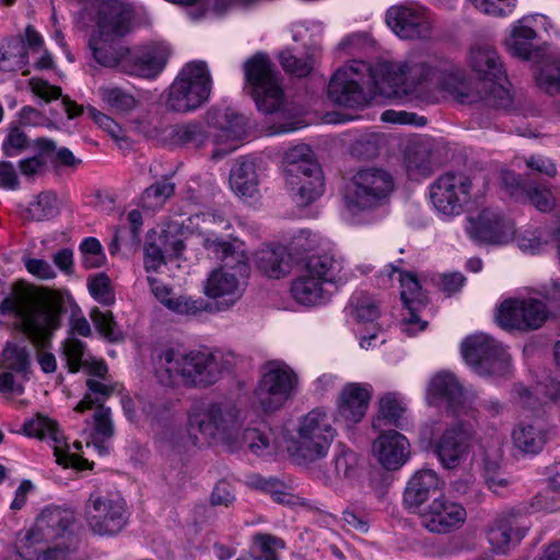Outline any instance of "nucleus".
Wrapping results in <instances>:
<instances>
[{
	"label": "nucleus",
	"instance_id": "f257e3e1",
	"mask_svg": "<svg viewBox=\"0 0 560 560\" xmlns=\"http://www.w3.org/2000/svg\"><path fill=\"white\" fill-rule=\"evenodd\" d=\"M256 423L243 428L241 422H186L185 428H164L159 442L170 450L221 444L233 451L246 444L259 457L287 452L293 462L306 464L326 457L337 435L330 422Z\"/></svg>",
	"mask_w": 560,
	"mask_h": 560
},
{
	"label": "nucleus",
	"instance_id": "f03ea898",
	"mask_svg": "<svg viewBox=\"0 0 560 560\" xmlns=\"http://www.w3.org/2000/svg\"><path fill=\"white\" fill-rule=\"evenodd\" d=\"M469 65L479 75L476 81L453 65L438 67L428 61L408 60L405 67L388 72L381 91L389 96H411L425 104L439 102L440 93L444 92L460 104L509 108L513 98L505 85L506 73L498 51L490 45H478L470 50Z\"/></svg>",
	"mask_w": 560,
	"mask_h": 560
},
{
	"label": "nucleus",
	"instance_id": "7ed1b4c3",
	"mask_svg": "<svg viewBox=\"0 0 560 560\" xmlns=\"http://www.w3.org/2000/svg\"><path fill=\"white\" fill-rule=\"evenodd\" d=\"M202 246L209 257L220 261V266L208 275L203 292L215 301L213 310L226 311L245 291L246 279L250 273L247 252L241 241L214 235L205 236Z\"/></svg>",
	"mask_w": 560,
	"mask_h": 560
},
{
	"label": "nucleus",
	"instance_id": "20e7f679",
	"mask_svg": "<svg viewBox=\"0 0 560 560\" xmlns=\"http://www.w3.org/2000/svg\"><path fill=\"white\" fill-rule=\"evenodd\" d=\"M74 528L75 514L71 509L47 506L19 539V555L26 560H66L79 547Z\"/></svg>",
	"mask_w": 560,
	"mask_h": 560
},
{
	"label": "nucleus",
	"instance_id": "39448f33",
	"mask_svg": "<svg viewBox=\"0 0 560 560\" xmlns=\"http://www.w3.org/2000/svg\"><path fill=\"white\" fill-rule=\"evenodd\" d=\"M0 314H14L30 340L43 346L60 327L61 304L50 294L33 293L16 282L11 294L1 301Z\"/></svg>",
	"mask_w": 560,
	"mask_h": 560
},
{
	"label": "nucleus",
	"instance_id": "423d86ee",
	"mask_svg": "<svg viewBox=\"0 0 560 560\" xmlns=\"http://www.w3.org/2000/svg\"><path fill=\"white\" fill-rule=\"evenodd\" d=\"M223 368L222 357L209 350L166 348L158 357L155 373L165 386L206 388L220 380Z\"/></svg>",
	"mask_w": 560,
	"mask_h": 560
},
{
	"label": "nucleus",
	"instance_id": "0eeeda50",
	"mask_svg": "<svg viewBox=\"0 0 560 560\" xmlns=\"http://www.w3.org/2000/svg\"><path fill=\"white\" fill-rule=\"evenodd\" d=\"M407 63L408 61L402 65L384 66L382 69V79L376 80L369 63L361 60H353L351 63L340 67L334 73L328 84V96L331 102L341 106L351 108L364 107L369 103V95L363 88L366 81L373 78L376 89L385 96L381 91V85L389 75L388 72L393 68H402ZM386 97L418 102L417 98L407 95L404 97L386 95Z\"/></svg>",
	"mask_w": 560,
	"mask_h": 560
},
{
	"label": "nucleus",
	"instance_id": "6e6552de",
	"mask_svg": "<svg viewBox=\"0 0 560 560\" xmlns=\"http://www.w3.org/2000/svg\"><path fill=\"white\" fill-rule=\"evenodd\" d=\"M394 188V177L387 170L361 167L351 178L345 198L346 206L353 213L374 210L388 202Z\"/></svg>",
	"mask_w": 560,
	"mask_h": 560
},
{
	"label": "nucleus",
	"instance_id": "1a4fd4ad",
	"mask_svg": "<svg viewBox=\"0 0 560 560\" xmlns=\"http://www.w3.org/2000/svg\"><path fill=\"white\" fill-rule=\"evenodd\" d=\"M298 385L299 376L288 364L268 362L254 392V409L265 416L272 415L291 399Z\"/></svg>",
	"mask_w": 560,
	"mask_h": 560
},
{
	"label": "nucleus",
	"instance_id": "9d476101",
	"mask_svg": "<svg viewBox=\"0 0 560 560\" xmlns=\"http://www.w3.org/2000/svg\"><path fill=\"white\" fill-rule=\"evenodd\" d=\"M210 92L211 77L206 62H189L171 84L166 107L177 113L195 110L207 102Z\"/></svg>",
	"mask_w": 560,
	"mask_h": 560
},
{
	"label": "nucleus",
	"instance_id": "9b49d317",
	"mask_svg": "<svg viewBox=\"0 0 560 560\" xmlns=\"http://www.w3.org/2000/svg\"><path fill=\"white\" fill-rule=\"evenodd\" d=\"M244 72L257 108L265 114L279 110L283 90L271 61L264 55H255L245 62Z\"/></svg>",
	"mask_w": 560,
	"mask_h": 560
},
{
	"label": "nucleus",
	"instance_id": "f8f14e48",
	"mask_svg": "<svg viewBox=\"0 0 560 560\" xmlns=\"http://www.w3.org/2000/svg\"><path fill=\"white\" fill-rule=\"evenodd\" d=\"M462 354L480 376H504L510 371L511 358L502 343L485 334L467 337L462 342Z\"/></svg>",
	"mask_w": 560,
	"mask_h": 560
},
{
	"label": "nucleus",
	"instance_id": "ddd939ff",
	"mask_svg": "<svg viewBox=\"0 0 560 560\" xmlns=\"http://www.w3.org/2000/svg\"><path fill=\"white\" fill-rule=\"evenodd\" d=\"M84 513L89 528L101 536L118 534L128 521L126 501L118 493L92 492L85 503Z\"/></svg>",
	"mask_w": 560,
	"mask_h": 560
},
{
	"label": "nucleus",
	"instance_id": "4468645a",
	"mask_svg": "<svg viewBox=\"0 0 560 560\" xmlns=\"http://www.w3.org/2000/svg\"><path fill=\"white\" fill-rule=\"evenodd\" d=\"M472 179L463 172H446L430 186L435 210L447 217L460 214L472 198Z\"/></svg>",
	"mask_w": 560,
	"mask_h": 560
},
{
	"label": "nucleus",
	"instance_id": "2eb2a0df",
	"mask_svg": "<svg viewBox=\"0 0 560 560\" xmlns=\"http://www.w3.org/2000/svg\"><path fill=\"white\" fill-rule=\"evenodd\" d=\"M9 431L48 442L54 448L56 463L63 468L77 470L93 468V463L70 452L67 438L58 428L57 422H10Z\"/></svg>",
	"mask_w": 560,
	"mask_h": 560
},
{
	"label": "nucleus",
	"instance_id": "dca6fc26",
	"mask_svg": "<svg viewBox=\"0 0 560 560\" xmlns=\"http://www.w3.org/2000/svg\"><path fill=\"white\" fill-rule=\"evenodd\" d=\"M549 316L546 304L535 298L506 299L497 312L495 319L505 330L527 332L539 329Z\"/></svg>",
	"mask_w": 560,
	"mask_h": 560
},
{
	"label": "nucleus",
	"instance_id": "f3484780",
	"mask_svg": "<svg viewBox=\"0 0 560 560\" xmlns=\"http://www.w3.org/2000/svg\"><path fill=\"white\" fill-rule=\"evenodd\" d=\"M474 441L472 431L465 422H455L445 428L433 441L434 452L443 467L453 469L467 459ZM421 442L432 443L425 436Z\"/></svg>",
	"mask_w": 560,
	"mask_h": 560
},
{
	"label": "nucleus",
	"instance_id": "a211bd4d",
	"mask_svg": "<svg viewBox=\"0 0 560 560\" xmlns=\"http://www.w3.org/2000/svg\"><path fill=\"white\" fill-rule=\"evenodd\" d=\"M419 518L428 532L446 535L464 526L467 512L463 504L441 494L421 510Z\"/></svg>",
	"mask_w": 560,
	"mask_h": 560
},
{
	"label": "nucleus",
	"instance_id": "6ab92c4d",
	"mask_svg": "<svg viewBox=\"0 0 560 560\" xmlns=\"http://www.w3.org/2000/svg\"><path fill=\"white\" fill-rule=\"evenodd\" d=\"M372 427L377 432L371 446L373 457L386 470L400 469L410 458L408 439L395 429L378 430L375 422Z\"/></svg>",
	"mask_w": 560,
	"mask_h": 560
},
{
	"label": "nucleus",
	"instance_id": "aec40b11",
	"mask_svg": "<svg viewBox=\"0 0 560 560\" xmlns=\"http://www.w3.org/2000/svg\"><path fill=\"white\" fill-rule=\"evenodd\" d=\"M208 121L218 128V132L214 135V143L218 147L217 151L213 152L214 159L222 158L236 150L240 141L247 133L246 118L232 109L212 112L208 116Z\"/></svg>",
	"mask_w": 560,
	"mask_h": 560
},
{
	"label": "nucleus",
	"instance_id": "412c9836",
	"mask_svg": "<svg viewBox=\"0 0 560 560\" xmlns=\"http://www.w3.org/2000/svg\"><path fill=\"white\" fill-rule=\"evenodd\" d=\"M466 230L472 240L488 244H505L515 234L513 221L491 209H485L477 218L470 219Z\"/></svg>",
	"mask_w": 560,
	"mask_h": 560
},
{
	"label": "nucleus",
	"instance_id": "4be33fe9",
	"mask_svg": "<svg viewBox=\"0 0 560 560\" xmlns=\"http://www.w3.org/2000/svg\"><path fill=\"white\" fill-rule=\"evenodd\" d=\"M386 23L402 39L429 38L432 24L424 10L410 5H394L386 12Z\"/></svg>",
	"mask_w": 560,
	"mask_h": 560
},
{
	"label": "nucleus",
	"instance_id": "5701e85b",
	"mask_svg": "<svg viewBox=\"0 0 560 560\" xmlns=\"http://www.w3.org/2000/svg\"><path fill=\"white\" fill-rule=\"evenodd\" d=\"M553 434L549 422H517L511 431L512 447L523 456L537 455Z\"/></svg>",
	"mask_w": 560,
	"mask_h": 560
},
{
	"label": "nucleus",
	"instance_id": "b1692460",
	"mask_svg": "<svg viewBox=\"0 0 560 560\" xmlns=\"http://www.w3.org/2000/svg\"><path fill=\"white\" fill-rule=\"evenodd\" d=\"M525 534L526 528L520 526L517 515L509 511L493 518L487 530V539L493 552L505 555Z\"/></svg>",
	"mask_w": 560,
	"mask_h": 560
},
{
	"label": "nucleus",
	"instance_id": "393cba45",
	"mask_svg": "<svg viewBox=\"0 0 560 560\" xmlns=\"http://www.w3.org/2000/svg\"><path fill=\"white\" fill-rule=\"evenodd\" d=\"M469 395L464 392V388L457 377L450 372H440L434 375L429 384L428 399L431 401L433 398H442L446 401L451 410L450 416L460 417V411L464 408H470L472 400Z\"/></svg>",
	"mask_w": 560,
	"mask_h": 560
},
{
	"label": "nucleus",
	"instance_id": "a878e982",
	"mask_svg": "<svg viewBox=\"0 0 560 560\" xmlns=\"http://www.w3.org/2000/svg\"><path fill=\"white\" fill-rule=\"evenodd\" d=\"M389 268V278H392L393 273L399 272V282L401 287L400 298L404 305L408 310L409 315L402 322L405 330L407 332H417L423 330L427 327V322H421L417 315V312H419L420 308L425 304L419 281L411 273L400 272L392 265Z\"/></svg>",
	"mask_w": 560,
	"mask_h": 560
},
{
	"label": "nucleus",
	"instance_id": "bb28decb",
	"mask_svg": "<svg viewBox=\"0 0 560 560\" xmlns=\"http://www.w3.org/2000/svg\"><path fill=\"white\" fill-rule=\"evenodd\" d=\"M373 387L369 383L350 382L341 388L337 401V412L345 420H362L370 406Z\"/></svg>",
	"mask_w": 560,
	"mask_h": 560
},
{
	"label": "nucleus",
	"instance_id": "cd10ccee",
	"mask_svg": "<svg viewBox=\"0 0 560 560\" xmlns=\"http://www.w3.org/2000/svg\"><path fill=\"white\" fill-rule=\"evenodd\" d=\"M303 269L326 285L342 284L348 279L343 259L329 253L308 256Z\"/></svg>",
	"mask_w": 560,
	"mask_h": 560
},
{
	"label": "nucleus",
	"instance_id": "c85d7f7f",
	"mask_svg": "<svg viewBox=\"0 0 560 560\" xmlns=\"http://www.w3.org/2000/svg\"><path fill=\"white\" fill-rule=\"evenodd\" d=\"M165 62L164 52L158 48L145 47L135 51L128 48V57L121 71L130 75L154 78L161 72Z\"/></svg>",
	"mask_w": 560,
	"mask_h": 560
},
{
	"label": "nucleus",
	"instance_id": "c756f323",
	"mask_svg": "<svg viewBox=\"0 0 560 560\" xmlns=\"http://www.w3.org/2000/svg\"><path fill=\"white\" fill-rule=\"evenodd\" d=\"M443 482L432 469L417 471L408 481L404 492V502L409 508H419L432 495L442 491Z\"/></svg>",
	"mask_w": 560,
	"mask_h": 560
},
{
	"label": "nucleus",
	"instance_id": "7c9ffc66",
	"mask_svg": "<svg viewBox=\"0 0 560 560\" xmlns=\"http://www.w3.org/2000/svg\"><path fill=\"white\" fill-rule=\"evenodd\" d=\"M284 175L290 176L292 184H298V175L308 171L315 178V187H319L317 180L319 164L315 159L314 152L306 144H299L288 150L284 154Z\"/></svg>",
	"mask_w": 560,
	"mask_h": 560
},
{
	"label": "nucleus",
	"instance_id": "2f4dec72",
	"mask_svg": "<svg viewBox=\"0 0 560 560\" xmlns=\"http://www.w3.org/2000/svg\"><path fill=\"white\" fill-rule=\"evenodd\" d=\"M292 256L284 246L265 247L256 254L257 268L265 276L280 279L291 272Z\"/></svg>",
	"mask_w": 560,
	"mask_h": 560
},
{
	"label": "nucleus",
	"instance_id": "473e14b6",
	"mask_svg": "<svg viewBox=\"0 0 560 560\" xmlns=\"http://www.w3.org/2000/svg\"><path fill=\"white\" fill-rule=\"evenodd\" d=\"M291 293L298 303L306 306L324 303L331 294L325 283L317 280L304 269H302L301 275L292 282Z\"/></svg>",
	"mask_w": 560,
	"mask_h": 560
},
{
	"label": "nucleus",
	"instance_id": "72a5a7b5",
	"mask_svg": "<svg viewBox=\"0 0 560 560\" xmlns=\"http://www.w3.org/2000/svg\"><path fill=\"white\" fill-rule=\"evenodd\" d=\"M231 189L240 197L253 198L259 191L256 164L249 159L236 161L230 173Z\"/></svg>",
	"mask_w": 560,
	"mask_h": 560
},
{
	"label": "nucleus",
	"instance_id": "f704fd0d",
	"mask_svg": "<svg viewBox=\"0 0 560 560\" xmlns=\"http://www.w3.org/2000/svg\"><path fill=\"white\" fill-rule=\"evenodd\" d=\"M88 393L77 405L75 410H93V420H109L110 409L103 405V400L109 397L114 392V386L94 378L86 380Z\"/></svg>",
	"mask_w": 560,
	"mask_h": 560
},
{
	"label": "nucleus",
	"instance_id": "c9c22d12",
	"mask_svg": "<svg viewBox=\"0 0 560 560\" xmlns=\"http://www.w3.org/2000/svg\"><path fill=\"white\" fill-rule=\"evenodd\" d=\"M189 420L207 418L208 420H235L240 417L236 404L229 399L220 401L194 400L188 410Z\"/></svg>",
	"mask_w": 560,
	"mask_h": 560
},
{
	"label": "nucleus",
	"instance_id": "e433bc0d",
	"mask_svg": "<svg viewBox=\"0 0 560 560\" xmlns=\"http://www.w3.org/2000/svg\"><path fill=\"white\" fill-rule=\"evenodd\" d=\"M35 147L37 149L35 155L19 162L21 174L28 179L40 177L47 173L49 158L56 150V142L48 138H37Z\"/></svg>",
	"mask_w": 560,
	"mask_h": 560
},
{
	"label": "nucleus",
	"instance_id": "4c0bfd02",
	"mask_svg": "<svg viewBox=\"0 0 560 560\" xmlns=\"http://www.w3.org/2000/svg\"><path fill=\"white\" fill-rule=\"evenodd\" d=\"M533 18H523L513 26L511 36L506 39L508 50L516 57L528 59L534 50V39L536 32L530 22Z\"/></svg>",
	"mask_w": 560,
	"mask_h": 560
},
{
	"label": "nucleus",
	"instance_id": "58836bf2",
	"mask_svg": "<svg viewBox=\"0 0 560 560\" xmlns=\"http://www.w3.org/2000/svg\"><path fill=\"white\" fill-rule=\"evenodd\" d=\"M28 63L27 48L22 37H10L0 45V70L15 72Z\"/></svg>",
	"mask_w": 560,
	"mask_h": 560
},
{
	"label": "nucleus",
	"instance_id": "ea45409f",
	"mask_svg": "<svg viewBox=\"0 0 560 560\" xmlns=\"http://www.w3.org/2000/svg\"><path fill=\"white\" fill-rule=\"evenodd\" d=\"M313 177L314 176L308 171L298 175V184H292L290 182V176L285 177L288 188L294 195L296 201L302 206L312 203L324 192V177L320 166L318 167L317 177L319 187H315V178Z\"/></svg>",
	"mask_w": 560,
	"mask_h": 560
},
{
	"label": "nucleus",
	"instance_id": "a19ab883",
	"mask_svg": "<svg viewBox=\"0 0 560 560\" xmlns=\"http://www.w3.org/2000/svg\"><path fill=\"white\" fill-rule=\"evenodd\" d=\"M60 210L58 197L52 191H42L22 213L24 220L40 222L55 218Z\"/></svg>",
	"mask_w": 560,
	"mask_h": 560
},
{
	"label": "nucleus",
	"instance_id": "79ce46f5",
	"mask_svg": "<svg viewBox=\"0 0 560 560\" xmlns=\"http://www.w3.org/2000/svg\"><path fill=\"white\" fill-rule=\"evenodd\" d=\"M98 94L103 103L115 114H128L139 105L133 94L119 86H101Z\"/></svg>",
	"mask_w": 560,
	"mask_h": 560
},
{
	"label": "nucleus",
	"instance_id": "37998d69",
	"mask_svg": "<svg viewBox=\"0 0 560 560\" xmlns=\"http://www.w3.org/2000/svg\"><path fill=\"white\" fill-rule=\"evenodd\" d=\"M209 139L208 131L200 122H188L175 126L171 132L174 144L192 149L202 148Z\"/></svg>",
	"mask_w": 560,
	"mask_h": 560
},
{
	"label": "nucleus",
	"instance_id": "c03bdc74",
	"mask_svg": "<svg viewBox=\"0 0 560 560\" xmlns=\"http://www.w3.org/2000/svg\"><path fill=\"white\" fill-rule=\"evenodd\" d=\"M32 363L31 350L24 343L8 342L2 351L1 368L18 374H28Z\"/></svg>",
	"mask_w": 560,
	"mask_h": 560
},
{
	"label": "nucleus",
	"instance_id": "a18cd8bd",
	"mask_svg": "<svg viewBox=\"0 0 560 560\" xmlns=\"http://www.w3.org/2000/svg\"><path fill=\"white\" fill-rule=\"evenodd\" d=\"M405 164L408 175L412 178L429 175L432 172L430 149L421 143L409 145L405 153Z\"/></svg>",
	"mask_w": 560,
	"mask_h": 560
},
{
	"label": "nucleus",
	"instance_id": "49530a36",
	"mask_svg": "<svg viewBox=\"0 0 560 560\" xmlns=\"http://www.w3.org/2000/svg\"><path fill=\"white\" fill-rule=\"evenodd\" d=\"M60 355L66 361L68 371L77 373L83 368V364L86 363L91 354L86 349L85 342L69 335L61 343Z\"/></svg>",
	"mask_w": 560,
	"mask_h": 560
},
{
	"label": "nucleus",
	"instance_id": "de8ad7c7",
	"mask_svg": "<svg viewBox=\"0 0 560 560\" xmlns=\"http://www.w3.org/2000/svg\"><path fill=\"white\" fill-rule=\"evenodd\" d=\"M285 548L280 537L257 533L253 536L252 560H280L279 551Z\"/></svg>",
	"mask_w": 560,
	"mask_h": 560
},
{
	"label": "nucleus",
	"instance_id": "09e8293b",
	"mask_svg": "<svg viewBox=\"0 0 560 560\" xmlns=\"http://www.w3.org/2000/svg\"><path fill=\"white\" fill-rule=\"evenodd\" d=\"M408 405L397 392H387L378 398L377 415L381 420H400L407 417Z\"/></svg>",
	"mask_w": 560,
	"mask_h": 560
},
{
	"label": "nucleus",
	"instance_id": "8fccbe9b",
	"mask_svg": "<svg viewBox=\"0 0 560 560\" xmlns=\"http://www.w3.org/2000/svg\"><path fill=\"white\" fill-rule=\"evenodd\" d=\"M538 88L547 94L560 93V60L547 63L536 74ZM557 108L560 112V97L557 100Z\"/></svg>",
	"mask_w": 560,
	"mask_h": 560
},
{
	"label": "nucleus",
	"instance_id": "3c124183",
	"mask_svg": "<svg viewBox=\"0 0 560 560\" xmlns=\"http://www.w3.org/2000/svg\"><path fill=\"white\" fill-rule=\"evenodd\" d=\"M350 311L358 322H373L380 315L376 301L365 292L355 293L351 298Z\"/></svg>",
	"mask_w": 560,
	"mask_h": 560
},
{
	"label": "nucleus",
	"instance_id": "603ef678",
	"mask_svg": "<svg viewBox=\"0 0 560 560\" xmlns=\"http://www.w3.org/2000/svg\"><path fill=\"white\" fill-rule=\"evenodd\" d=\"M165 306L172 312L180 315H197L201 312H212L213 304L201 299L192 300L191 298L179 295L171 296Z\"/></svg>",
	"mask_w": 560,
	"mask_h": 560
},
{
	"label": "nucleus",
	"instance_id": "864d4df0",
	"mask_svg": "<svg viewBox=\"0 0 560 560\" xmlns=\"http://www.w3.org/2000/svg\"><path fill=\"white\" fill-rule=\"evenodd\" d=\"M279 59L284 71L298 78L308 75L314 68V59L311 55L298 57L291 50H283Z\"/></svg>",
	"mask_w": 560,
	"mask_h": 560
},
{
	"label": "nucleus",
	"instance_id": "5fc2aeb1",
	"mask_svg": "<svg viewBox=\"0 0 560 560\" xmlns=\"http://www.w3.org/2000/svg\"><path fill=\"white\" fill-rule=\"evenodd\" d=\"M336 477L352 479L358 469V455L345 445H339L334 457Z\"/></svg>",
	"mask_w": 560,
	"mask_h": 560
},
{
	"label": "nucleus",
	"instance_id": "6e6d98bb",
	"mask_svg": "<svg viewBox=\"0 0 560 560\" xmlns=\"http://www.w3.org/2000/svg\"><path fill=\"white\" fill-rule=\"evenodd\" d=\"M469 399L472 400L470 408H464L460 411V417L468 418H495L502 415L503 405L498 400H477L475 394L469 395Z\"/></svg>",
	"mask_w": 560,
	"mask_h": 560
},
{
	"label": "nucleus",
	"instance_id": "4d7b16f0",
	"mask_svg": "<svg viewBox=\"0 0 560 560\" xmlns=\"http://www.w3.org/2000/svg\"><path fill=\"white\" fill-rule=\"evenodd\" d=\"M374 42L366 33H353L345 37L337 50L346 55H361L373 49Z\"/></svg>",
	"mask_w": 560,
	"mask_h": 560
},
{
	"label": "nucleus",
	"instance_id": "13d9d810",
	"mask_svg": "<svg viewBox=\"0 0 560 560\" xmlns=\"http://www.w3.org/2000/svg\"><path fill=\"white\" fill-rule=\"evenodd\" d=\"M91 295L100 303L110 305L115 302V295L110 285V279L105 273H97L88 281Z\"/></svg>",
	"mask_w": 560,
	"mask_h": 560
},
{
	"label": "nucleus",
	"instance_id": "bf43d9fd",
	"mask_svg": "<svg viewBox=\"0 0 560 560\" xmlns=\"http://www.w3.org/2000/svg\"><path fill=\"white\" fill-rule=\"evenodd\" d=\"M114 435V428L112 422H95L93 430L90 433V441L86 446H93L100 455H105L109 452V441Z\"/></svg>",
	"mask_w": 560,
	"mask_h": 560
},
{
	"label": "nucleus",
	"instance_id": "052dcab7",
	"mask_svg": "<svg viewBox=\"0 0 560 560\" xmlns=\"http://www.w3.org/2000/svg\"><path fill=\"white\" fill-rule=\"evenodd\" d=\"M382 136L377 133L363 135L352 144L351 152L363 160L374 159L380 151Z\"/></svg>",
	"mask_w": 560,
	"mask_h": 560
},
{
	"label": "nucleus",
	"instance_id": "680f3d73",
	"mask_svg": "<svg viewBox=\"0 0 560 560\" xmlns=\"http://www.w3.org/2000/svg\"><path fill=\"white\" fill-rule=\"evenodd\" d=\"M547 231L542 229L525 230L517 238V246L527 253H538L545 245L548 244Z\"/></svg>",
	"mask_w": 560,
	"mask_h": 560
},
{
	"label": "nucleus",
	"instance_id": "e2e57ef3",
	"mask_svg": "<svg viewBox=\"0 0 560 560\" xmlns=\"http://www.w3.org/2000/svg\"><path fill=\"white\" fill-rule=\"evenodd\" d=\"M90 317L101 335L110 341L120 339V332L116 330V323L113 319L110 312H102L98 308H93Z\"/></svg>",
	"mask_w": 560,
	"mask_h": 560
},
{
	"label": "nucleus",
	"instance_id": "0e129e2a",
	"mask_svg": "<svg viewBox=\"0 0 560 560\" xmlns=\"http://www.w3.org/2000/svg\"><path fill=\"white\" fill-rule=\"evenodd\" d=\"M481 13L493 16H506L516 5V0H469Z\"/></svg>",
	"mask_w": 560,
	"mask_h": 560
},
{
	"label": "nucleus",
	"instance_id": "69168bd1",
	"mask_svg": "<svg viewBox=\"0 0 560 560\" xmlns=\"http://www.w3.org/2000/svg\"><path fill=\"white\" fill-rule=\"evenodd\" d=\"M27 375L18 374L12 370L0 368V392L4 395L16 396L24 390Z\"/></svg>",
	"mask_w": 560,
	"mask_h": 560
},
{
	"label": "nucleus",
	"instance_id": "338daca9",
	"mask_svg": "<svg viewBox=\"0 0 560 560\" xmlns=\"http://www.w3.org/2000/svg\"><path fill=\"white\" fill-rule=\"evenodd\" d=\"M88 112L94 122L106 131L115 141L119 142L126 140L122 128L112 117L92 106L88 108Z\"/></svg>",
	"mask_w": 560,
	"mask_h": 560
},
{
	"label": "nucleus",
	"instance_id": "774afa93",
	"mask_svg": "<svg viewBox=\"0 0 560 560\" xmlns=\"http://www.w3.org/2000/svg\"><path fill=\"white\" fill-rule=\"evenodd\" d=\"M526 197L530 203L541 212L550 211L556 206V199L551 190L544 186H533L527 188Z\"/></svg>",
	"mask_w": 560,
	"mask_h": 560
}]
</instances>
